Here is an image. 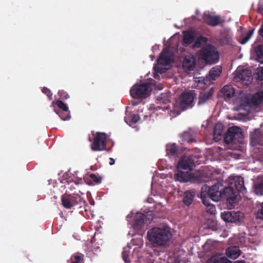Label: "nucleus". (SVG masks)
I'll list each match as a JSON object with an SVG mask.
<instances>
[{
  "label": "nucleus",
  "mask_w": 263,
  "mask_h": 263,
  "mask_svg": "<svg viewBox=\"0 0 263 263\" xmlns=\"http://www.w3.org/2000/svg\"><path fill=\"white\" fill-rule=\"evenodd\" d=\"M200 197L203 204L205 206L211 204L209 198L216 202L219 201L221 198H226L229 203H231V201H236L233 189L230 187H224L222 182L219 181L211 187L206 184L203 185L201 189Z\"/></svg>",
  "instance_id": "obj_1"
},
{
  "label": "nucleus",
  "mask_w": 263,
  "mask_h": 263,
  "mask_svg": "<svg viewBox=\"0 0 263 263\" xmlns=\"http://www.w3.org/2000/svg\"><path fill=\"white\" fill-rule=\"evenodd\" d=\"M172 237L171 229L167 226L153 227L147 232V238L154 248L166 246Z\"/></svg>",
  "instance_id": "obj_2"
},
{
  "label": "nucleus",
  "mask_w": 263,
  "mask_h": 263,
  "mask_svg": "<svg viewBox=\"0 0 263 263\" xmlns=\"http://www.w3.org/2000/svg\"><path fill=\"white\" fill-rule=\"evenodd\" d=\"M197 56L199 59L204 61L208 64L217 63L219 58V53L216 48L210 44L203 46L197 52Z\"/></svg>",
  "instance_id": "obj_3"
},
{
  "label": "nucleus",
  "mask_w": 263,
  "mask_h": 263,
  "mask_svg": "<svg viewBox=\"0 0 263 263\" xmlns=\"http://www.w3.org/2000/svg\"><path fill=\"white\" fill-rule=\"evenodd\" d=\"M150 84L143 83L135 84L130 90L131 96L135 99H140L148 95Z\"/></svg>",
  "instance_id": "obj_4"
},
{
  "label": "nucleus",
  "mask_w": 263,
  "mask_h": 263,
  "mask_svg": "<svg viewBox=\"0 0 263 263\" xmlns=\"http://www.w3.org/2000/svg\"><path fill=\"white\" fill-rule=\"evenodd\" d=\"M82 202L83 198L78 194H65L62 197V205L67 209L80 205Z\"/></svg>",
  "instance_id": "obj_5"
},
{
  "label": "nucleus",
  "mask_w": 263,
  "mask_h": 263,
  "mask_svg": "<svg viewBox=\"0 0 263 263\" xmlns=\"http://www.w3.org/2000/svg\"><path fill=\"white\" fill-rule=\"evenodd\" d=\"M106 135L104 133H97L93 141L91 144V148L93 151H102L106 148Z\"/></svg>",
  "instance_id": "obj_6"
},
{
  "label": "nucleus",
  "mask_w": 263,
  "mask_h": 263,
  "mask_svg": "<svg viewBox=\"0 0 263 263\" xmlns=\"http://www.w3.org/2000/svg\"><path fill=\"white\" fill-rule=\"evenodd\" d=\"M243 214L240 211H226L221 213V218L225 221L239 223L242 219Z\"/></svg>",
  "instance_id": "obj_7"
},
{
  "label": "nucleus",
  "mask_w": 263,
  "mask_h": 263,
  "mask_svg": "<svg viewBox=\"0 0 263 263\" xmlns=\"http://www.w3.org/2000/svg\"><path fill=\"white\" fill-rule=\"evenodd\" d=\"M241 129L237 126H232L228 128L224 135V140L227 144L235 142V139L241 135Z\"/></svg>",
  "instance_id": "obj_8"
},
{
  "label": "nucleus",
  "mask_w": 263,
  "mask_h": 263,
  "mask_svg": "<svg viewBox=\"0 0 263 263\" xmlns=\"http://www.w3.org/2000/svg\"><path fill=\"white\" fill-rule=\"evenodd\" d=\"M236 78L244 82L246 85L251 83L252 80V71L249 69H245L242 67H238L236 70Z\"/></svg>",
  "instance_id": "obj_9"
},
{
  "label": "nucleus",
  "mask_w": 263,
  "mask_h": 263,
  "mask_svg": "<svg viewBox=\"0 0 263 263\" xmlns=\"http://www.w3.org/2000/svg\"><path fill=\"white\" fill-rule=\"evenodd\" d=\"M228 187H230L233 189V193L236 198V201L235 202H232V201H231V203L230 204H232L233 203L236 202L237 197L236 196V193L237 192H243L246 190L244 185L243 178L241 177H237L236 179L233 180L231 183V185L228 186Z\"/></svg>",
  "instance_id": "obj_10"
},
{
  "label": "nucleus",
  "mask_w": 263,
  "mask_h": 263,
  "mask_svg": "<svg viewBox=\"0 0 263 263\" xmlns=\"http://www.w3.org/2000/svg\"><path fill=\"white\" fill-rule=\"evenodd\" d=\"M194 166V161L192 156H183L177 164V169L192 171Z\"/></svg>",
  "instance_id": "obj_11"
},
{
  "label": "nucleus",
  "mask_w": 263,
  "mask_h": 263,
  "mask_svg": "<svg viewBox=\"0 0 263 263\" xmlns=\"http://www.w3.org/2000/svg\"><path fill=\"white\" fill-rule=\"evenodd\" d=\"M202 18L205 23L213 27L217 26L223 22V20L219 16L212 15L209 13H204Z\"/></svg>",
  "instance_id": "obj_12"
},
{
  "label": "nucleus",
  "mask_w": 263,
  "mask_h": 263,
  "mask_svg": "<svg viewBox=\"0 0 263 263\" xmlns=\"http://www.w3.org/2000/svg\"><path fill=\"white\" fill-rule=\"evenodd\" d=\"M194 99V95L193 92H188L183 94L181 98V107L183 109L192 107Z\"/></svg>",
  "instance_id": "obj_13"
},
{
  "label": "nucleus",
  "mask_w": 263,
  "mask_h": 263,
  "mask_svg": "<svg viewBox=\"0 0 263 263\" xmlns=\"http://www.w3.org/2000/svg\"><path fill=\"white\" fill-rule=\"evenodd\" d=\"M196 65V59L194 55H188L185 57L182 63L183 69L185 71L193 70Z\"/></svg>",
  "instance_id": "obj_14"
},
{
  "label": "nucleus",
  "mask_w": 263,
  "mask_h": 263,
  "mask_svg": "<svg viewBox=\"0 0 263 263\" xmlns=\"http://www.w3.org/2000/svg\"><path fill=\"white\" fill-rule=\"evenodd\" d=\"M170 102V97L167 93H161L157 99V104H163L164 105H166L167 103ZM170 109V107L168 105H165L164 106H161L159 105L156 106V109L157 110H167Z\"/></svg>",
  "instance_id": "obj_15"
},
{
  "label": "nucleus",
  "mask_w": 263,
  "mask_h": 263,
  "mask_svg": "<svg viewBox=\"0 0 263 263\" xmlns=\"http://www.w3.org/2000/svg\"><path fill=\"white\" fill-rule=\"evenodd\" d=\"M178 172L175 174L174 178L176 181L180 182H186L191 178V171L177 169Z\"/></svg>",
  "instance_id": "obj_16"
},
{
  "label": "nucleus",
  "mask_w": 263,
  "mask_h": 263,
  "mask_svg": "<svg viewBox=\"0 0 263 263\" xmlns=\"http://www.w3.org/2000/svg\"><path fill=\"white\" fill-rule=\"evenodd\" d=\"M145 221V215L142 213H137L132 224L133 229L137 231L142 229L144 227Z\"/></svg>",
  "instance_id": "obj_17"
},
{
  "label": "nucleus",
  "mask_w": 263,
  "mask_h": 263,
  "mask_svg": "<svg viewBox=\"0 0 263 263\" xmlns=\"http://www.w3.org/2000/svg\"><path fill=\"white\" fill-rule=\"evenodd\" d=\"M214 93V89L211 88L209 90L200 93L198 97V105L203 104L212 97Z\"/></svg>",
  "instance_id": "obj_18"
},
{
  "label": "nucleus",
  "mask_w": 263,
  "mask_h": 263,
  "mask_svg": "<svg viewBox=\"0 0 263 263\" xmlns=\"http://www.w3.org/2000/svg\"><path fill=\"white\" fill-rule=\"evenodd\" d=\"M241 251L237 246H231L226 250L227 256L232 259H236L240 255Z\"/></svg>",
  "instance_id": "obj_19"
},
{
  "label": "nucleus",
  "mask_w": 263,
  "mask_h": 263,
  "mask_svg": "<svg viewBox=\"0 0 263 263\" xmlns=\"http://www.w3.org/2000/svg\"><path fill=\"white\" fill-rule=\"evenodd\" d=\"M195 196V192L194 191L190 190L185 191L182 200L183 203L186 206L191 205L193 201Z\"/></svg>",
  "instance_id": "obj_20"
},
{
  "label": "nucleus",
  "mask_w": 263,
  "mask_h": 263,
  "mask_svg": "<svg viewBox=\"0 0 263 263\" xmlns=\"http://www.w3.org/2000/svg\"><path fill=\"white\" fill-rule=\"evenodd\" d=\"M207 263H231V261L229 260L225 256L217 254L212 256L208 259Z\"/></svg>",
  "instance_id": "obj_21"
},
{
  "label": "nucleus",
  "mask_w": 263,
  "mask_h": 263,
  "mask_svg": "<svg viewBox=\"0 0 263 263\" xmlns=\"http://www.w3.org/2000/svg\"><path fill=\"white\" fill-rule=\"evenodd\" d=\"M159 64L162 65H167L171 62V59L169 57V52L167 50H164L160 54L159 58L158 59Z\"/></svg>",
  "instance_id": "obj_22"
},
{
  "label": "nucleus",
  "mask_w": 263,
  "mask_h": 263,
  "mask_svg": "<svg viewBox=\"0 0 263 263\" xmlns=\"http://www.w3.org/2000/svg\"><path fill=\"white\" fill-rule=\"evenodd\" d=\"M221 92L224 98L230 99L235 94V90L231 85H226L221 90Z\"/></svg>",
  "instance_id": "obj_23"
},
{
  "label": "nucleus",
  "mask_w": 263,
  "mask_h": 263,
  "mask_svg": "<svg viewBox=\"0 0 263 263\" xmlns=\"http://www.w3.org/2000/svg\"><path fill=\"white\" fill-rule=\"evenodd\" d=\"M263 102V92L255 93L250 100V105L258 106Z\"/></svg>",
  "instance_id": "obj_24"
},
{
  "label": "nucleus",
  "mask_w": 263,
  "mask_h": 263,
  "mask_svg": "<svg viewBox=\"0 0 263 263\" xmlns=\"http://www.w3.org/2000/svg\"><path fill=\"white\" fill-rule=\"evenodd\" d=\"M254 51L256 55L257 60L263 63V45H258L254 47Z\"/></svg>",
  "instance_id": "obj_25"
},
{
  "label": "nucleus",
  "mask_w": 263,
  "mask_h": 263,
  "mask_svg": "<svg viewBox=\"0 0 263 263\" xmlns=\"http://www.w3.org/2000/svg\"><path fill=\"white\" fill-rule=\"evenodd\" d=\"M208 42V38L206 37H204L203 36H200L197 37L194 41V44H193V48H200L203 45L206 44Z\"/></svg>",
  "instance_id": "obj_26"
},
{
  "label": "nucleus",
  "mask_w": 263,
  "mask_h": 263,
  "mask_svg": "<svg viewBox=\"0 0 263 263\" xmlns=\"http://www.w3.org/2000/svg\"><path fill=\"white\" fill-rule=\"evenodd\" d=\"M261 134L259 130H255L253 134H251V142L254 145L260 144L261 142Z\"/></svg>",
  "instance_id": "obj_27"
},
{
  "label": "nucleus",
  "mask_w": 263,
  "mask_h": 263,
  "mask_svg": "<svg viewBox=\"0 0 263 263\" xmlns=\"http://www.w3.org/2000/svg\"><path fill=\"white\" fill-rule=\"evenodd\" d=\"M254 191L256 195H263V177L254 184Z\"/></svg>",
  "instance_id": "obj_28"
},
{
  "label": "nucleus",
  "mask_w": 263,
  "mask_h": 263,
  "mask_svg": "<svg viewBox=\"0 0 263 263\" xmlns=\"http://www.w3.org/2000/svg\"><path fill=\"white\" fill-rule=\"evenodd\" d=\"M178 151L177 145L175 143L167 144L166 146V152L167 155L175 156Z\"/></svg>",
  "instance_id": "obj_29"
},
{
  "label": "nucleus",
  "mask_w": 263,
  "mask_h": 263,
  "mask_svg": "<svg viewBox=\"0 0 263 263\" xmlns=\"http://www.w3.org/2000/svg\"><path fill=\"white\" fill-rule=\"evenodd\" d=\"M195 40V36L192 33L186 32L184 33L183 41L185 44L189 45L192 43Z\"/></svg>",
  "instance_id": "obj_30"
},
{
  "label": "nucleus",
  "mask_w": 263,
  "mask_h": 263,
  "mask_svg": "<svg viewBox=\"0 0 263 263\" xmlns=\"http://www.w3.org/2000/svg\"><path fill=\"white\" fill-rule=\"evenodd\" d=\"M223 125L221 124H217L214 128V137L218 139V137L222 135Z\"/></svg>",
  "instance_id": "obj_31"
},
{
  "label": "nucleus",
  "mask_w": 263,
  "mask_h": 263,
  "mask_svg": "<svg viewBox=\"0 0 263 263\" xmlns=\"http://www.w3.org/2000/svg\"><path fill=\"white\" fill-rule=\"evenodd\" d=\"M221 72V70L220 68L217 67H213L209 72V75L212 80H215L220 75Z\"/></svg>",
  "instance_id": "obj_32"
},
{
  "label": "nucleus",
  "mask_w": 263,
  "mask_h": 263,
  "mask_svg": "<svg viewBox=\"0 0 263 263\" xmlns=\"http://www.w3.org/2000/svg\"><path fill=\"white\" fill-rule=\"evenodd\" d=\"M182 140L187 142H192L193 141V136L190 132H184L181 136Z\"/></svg>",
  "instance_id": "obj_33"
},
{
  "label": "nucleus",
  "mask_w": 263,
  "mask_h": 263,
  "mask_svg": "<svg viewBox=\"0 0 263 263\" xmlns=\"http://www.w3.org/2000/svg\"><path fill=\"white\" fill-rule=\"evenodd\" d=\"M55 112L59 115L62 120H68L70 118V116L69 111L68 112L58 111L55 109Z\"/></svg>",
  "instance_id": "obj_34"
},
{
  "label": "nucleus",
  "mask_w": 263,
  "mask_h": 263,
  "mask_svg": "<svg viewBox=\"0 0 263 263\" xmlns=\"http://www.w3.org/2000/svg\"><path fill=\"white\" fill-rule=\"evenodd\" d=\"M56 104L58 107L62 110V111L68 112L69 111L68 107L66 104L61 100H58Z\"/></svg>",
  "instance_id": "obj_35"
},
{
  "label": "nucleus",
  "mask_w": 263,
  "mask_h": 263,
  "mask_svg": "<svg viewBox=\"0 0 263 263\" xmlns=\"http://www.w3.org/2000/svg\"><path fill=\"white\" fill-rule=\"evenodd\" d=\"M256 217L257 219L263 220V202L260 204L256 212Z\"/></svg>",
  "instance_id": "obj_36"
},
{
  "label": "nucleus",
  "mask_w": 263,
  "mask_h": 263,
  "mask_svg": "<svg viewBox=\"0 0 263 263\" xmlns=\"http://www.w3.org/2000/svg\"><path fill=\"white\" fill-rule=\"evenodd\" d=\"M254 31V29L249 30L247 35L241 40L240 41V43L241 44H246L251 37Z\"/></svg>",
  "instance_id": "obj_37"
},
{
  "label": "nucleus",
  "mask_w": 263,
  "mask_h": 263,
  "mask_svg": "<svg viewBox=\"0 0 263 263\" xmlns=\"http://www.w3.org/2000/svg\"><path fill=\"white\" fill-rule=\"evenodd\" d=\"M89 177L93 180L96 184H100L102 182V177L96 175L95 174H91Z\"/></svg>",
  "instance_id": "obj_38"
},
{
  "label": "nucleus",
  "mask_w": 263,
  "mask_h": 263,
  "mask_svg": "<svg viewBox=\"0 0 263 263\" xmlns=\"http://www.w3.org/2000/svg\"><path fill=\"white\" fill-rule=\"evenodd\" d=\"M42 91L43 93H44L45 95H46L49 100H51L52 99V93L51 91V90L48 89L47 87H44L43 89H42Z\"/></svg>",
  "instance_id": "obj_39"
},
{
  "label": "nucleus",
  "mask_w": 263,
  "mask_h": 263,
  "mask_svg": "<svg viewBox=\"0 0 263 263\" xmlns=\"http://www.w3.org/2000/svg\"><path fill=\"white\" fill-rule=\"evenodd\" d=\"M256 78L258 80H263V67H260L256 69Z\"/></svg>",
  "instance_id": "obj_40"
},
{
  "label": "nucleus",
  "mask_w": 263,
  "mask_h": 263,
  "mask_svg": "<svg viewBox=\"0 0 263 263\" xmlns=\"http://www.w3.org/2000/svg\"><path fill=\"white\" fill-rule=\"evenodd\" d=\"M206 211L210 213V214H214L216 212V208L215 205L212 204L211 203L209 204V205H207Z\"/></svg>",
  "instance_id": "obj_41"
},
{
  "label": "nucleus",
  "mask_w": 263,
  "mask_h": 263,
  "mask_svg": "<svg viewBox=\"0 0 263 263\" xmlns=\"http://www.w3.org/2000/svg\"><path fill=\"white\" fill-rule=\"evenodd\" d=\"M122 256L123 260L126 263H129L130 262L128 252L125 251H123L122 253Z\"/></svg>",
  "instance_id": "obj_42"
},
{
  "label": "nucleus",
  "mask_w": 263,
  "mask_h": 263,
  "mask_svg": "<svg viewBox=\"0 0 263 263\" xmlns=\"http://www.w3.org/2000/svg\"><path fill=\"white\" fill-rule=\"evenodd\" d=\"M140 120V117L138 115L133 114L130 117V121L133 124H135Z\"/></svg>",
  "instance_id": "obj_43"
},
{
  "label": "nucleus",
  "mask_w": 263,
  "mask_h": 263,
  "mask_svg": "<svg viewBox=\"0 0 263 263\" xmlns=\"http://www.w3.org/2000/svg\"><path fill=\"white\" fill-rule=\"evenodd\" d=\"M58 95L60 96L62 99H67L69 98L68 93H67V92H65L64 90H59L58 92Z\"/></svg>",
  "instance_id": "obj_44"
},
{
  "label": "nucleus",
  "mask_w": 263,
  "mask_h": 263,
  "mask_svg": "<svg viewBox=\"0 0 263 263\" xmlns=\"http://www.w3.org/2000/svg\"><path fill=\"white\" fill-rule=\"evenodd\" d=\"M258 34L263 38V23L261 24V27L258 30Z\"/></svg>",
  "instance_id": "obj_45"
},
{
  "label": "nucleus",
  "mask_w": 263,
  "mask_h": 263,
  "mask_svg": "<svg viewBox=\"0 0 263 263\" xmlns=\"http://www.w3.org/2000/svg\"><path fill=\"white\" fill-rule=\"evenodd\" d=\"M115 160L112 158H109V163L110 165H112L113 164H115Z\"/></svg>",
  "instance_id": "obj_46"
},
{
  "label": "nucleus",
  "mask_w": 263,
  "mask_h": 263,
  "mask_svg": "<svg viewBox=\"0 0 263 263\" xmlns=\"http://www.w3.org/2000/svg\"><path fill=\"white\" fill-rule=\"evenodd\" d=\"M231 263H232V262L231 261ZM234 263H246V262L244 260H239V261H235Z\"/></svg>",
  "instance_id": "obj_47"
},
{
  "label": "nucleus",
  "mask_w": 263,
  "mask_h": 263,
  "mask_svg": "<svg viewBox=\"0 0 263 263\" xmlns=\"http://www.w3.org/2000/svg\"><path fill=\"white\" fill-rule=\"evenodd\" d=\"M128 118H129V117H125V121L127 123H128Z\"/></svg>",
  "instance_id": "obj_48"
},
{
  "label": "nucleus",
  "mask_w": 263,
  "mask_h": 263,
  "mask_svg": "<svg viewBox=\"0 0 263 263\" xmlns=\"http://www.w3.org/2000/svg\"><path fill=\"white\" fill-rule=\"evenodd\" d=\"M155 70L156 71H158V70L156 69V67H155Z\"/></svg>",
  "instance_id": "obj_49"
},
{
  "label": "nucleus",
  "mask_w": 263,
  "mask_h": 263,
  "mask_svg": "<svg viewBox=\"0 0 263 263\" xmlns=\"http://www.w3.org/2000/svg\"><path fill=\"white\" fill-rule=\"evenodd\" d=\"M88 184H89V185L92 184V183H88Z\"/></svg>",
  "instance_id": "obj_50"
}]
</instances>
